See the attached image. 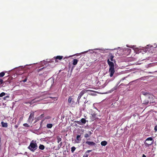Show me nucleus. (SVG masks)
<instances>
[{
	"instance_id": "obj_44",
	"label": "nucleus",
	"mask_w": 157,
	"mask_h": 157,
	"mask_svg": "<svg viewBox=\"0 0 157 157\" xmlns=\"http://www.w3.org/2000/svg\"><path fill=\"white\" fill-rule=\"evenodd\" d=\"M42 75V74H39V75Z\"/></svg>"
},
{
	"instance_id": "obj_3",
	"label": "nucleus",
	"mask_w": 157,
	"mask_h": 157,
	"mask_svg": "<svg viewBox=\"0 0 157 157\" xmlns=\"http://www.w3.org/2000/svg\"><path fill=\"white\" fill-rule=\"evenodd\" d=\"M154 140L152 137L147 138L145 140L144 144L146 147H148L153 144Z\"/></svg>"
},
{
	"instance_id": "obj_6",
	"label": "nucleus",
	"mask_w": 157,
	"mask_h": 157,
	"mask_svg": "<svg viewBox=\"0 0 157 157\" xmlns=\"http://www.w3.org/2000/svg\"><path fill=\"white\" fill-rule=\"evenodd\" d=\"M75 122L78 124L82 125V124H85L86 122V121L85 119L82 118L81 119V121H75Z\"/></svg>"
},
{
	"instance_id": "obj_31",
	"label": "nucleus",
	"mask_w": 157,
	"mask_h": 157,
	"mask_svg": "<svg viewBox=\"0 0 157 157\" xmlns=\"http://www.w3.org/2000/svg\"><path fill=\"white\" fill-rule=\"evenodd\" d=\"M40 117L41 118V119L43 117H44V114H41L40 116Z\"/></svg>"
},
{
	"instance_id": "obj_23",
	"label": "nucleus",
	"mask_w": 157,
	"mask_h": 157,
	"mask_svg": "<svg viewBox=\"0 0 157 157\" xmlns=\"http://www.w3.org/2000/svg\"><path fill=\"white\" fill-rule=\"evenodd\" d=\"M39 148L40 149H41V150H43L44 149V145H42V144H40L39 147Z\"/></svg>"
},
{
	"instance_id": "obj_13",
	"label": "nucleus",
	"mask_w": 157,
	"mask_h": 157,
	"mask_svg": "<svg viewBox=\"0 0 157 157\" xmlns=\"http://www.w3.org/2000/svg\"><path fill=\"white\" fill-rule=\"evenodd\" d=\"M89 90H82L80 93L79 95H80L81 97L83 95V94L87 92Z\"/></svg>"
},
{
	"instance_id": "obj_25",
	"label": "nucleus",
	"mask_w": 157,
	"mask_h": 157,
	"mask_svg": "<svg viewBox=\"0 0 157 157\" xmlns=\"http://www.w3.org/2000/svg\"><path fill=\"white\" fill-rule=\"evenodd\" d=\"M82 97L80 95H79L78 97V99H77V102L78 103V104H79V100H80V99L81 98V97Z\"/></svg>"
},
{
	"instance_id": "obj_1",
	"label": "nucleus",
	"mask_w": 157,
	"mask_h": 157,
	"mask_svg": "<svg viewBox=\"0 0 157 157\" xmlns=\"http://www.w3.org/2000/svg\"><path fill=\"white\" fill-rule=\"evenodd\" d=\"M114 56H113L112 54L110 53L108 56V58L107 60V63L109 67V76L110 77H112L114 73L115 72V71L114 68V64L113 62L110 61V60L112 61H113L115 62V60L113 59Z\"/></svg>"
},
{
	"instance_id": "obj_38",
	"label": "nucleus",
	"mask_w": 157,
	"mask_h": 157,
	"mask_svg": "<svg viewBox=\"0 0 157 157\" xmlns=\"http://www.w3.org/2000/svg\"><path fill=\"white\" fill-rule=\"evenodd\" d=\"M92 150H88L87 151V152H88V153H89L91 151H92Z\"/></svg>"
},
{
	"instance_id": "obj_40",
	"label": "nucleus",
	"mask_w": 157,
	"mask_h": 157,
	"mask_svg": "<svg viewBox=\"0 0 157 157\" xmlns=\"http://www.w3.org/2000/svg\"><path fill=\"white\" fill-rule=\"evenodd\" d=\"M142 157H146V156L144 154H143Z\"/></svg>"
},
{
	"instance_id": "obj_20",
	"label": "nucleus",
	"mask_w": 157,
	"mask_h": 157,
	"mask_svg": "<svg viewBox=\"0 0 157 157\" xmlns=\"http://www.w3.org/2000/svg\"><path fill=\"white\" fill-rule=\"evenodd\" d=\"M42 119L40 118V117H35V121L34 122V123H36L39 120H41Z\"/></svg>"
},
{
	"instance_id": "obj_42",
	"label": "nucleus",
	"mask_w": 157,
	"mask_h": 157,
	"mask_svg": "<svg viewBox=\"0 0 157 157\" xmlns=\"http://www.w3.org/2000/svg\"><path fill=\"white\" fill-rule=\"evenodd\" d=\"M132 82H133V81H132ZM131 82H129L128 84H126V85H126V86H128V84H130V83H131Z\"/></svg>"
},
{
	"instance_id": "obj_18",
	"label": "nucleus",
	"mask_w": 157,
	"mask_h": 157,
	"mask_svg": "<svg viewBox=\"0 0 157 157\" xmlns=\"http://www.w3.org/2000/svg\"><path fill=\"white\" fill-rule=\"evenodd\" d=\"M57 143H59V142H61L62 138L59 136H57Z\"/></svg>"
},
{
	"instance_id": "obj_30",
	"label": "nucleus",
	"mask_w": 157,
	"mask_h": 157,
	"mask_svg": "<svg viewBox=\"0 0 157 157\" xmlns=\"http://www.w3.org/2000/svg\"><path fill=\"white\" fill-rule=\"evenodd\" d=\"M23 125L26 127H28L29 126V125L27 123H25L23 124Z\"/></svg>"
},
{
	"instance_id": "obj_4",
	"label": "nucleus",
	"mask_w": 157,
	"mask_h": 157,
	"mask_svg": "<svg viewBox=\"0 0 157 157\" xmlns=\"http://www.w3.org/2000/svg\"><path fill=\"white\" fill-rule=\"evenodd\" d=\"M91 115V116H90V119L92 121H94L95 120L98 119V117H101L100 115H98L95 112H92Z\"/></svg>"
},
{
	"instance_id": "obj_24",
	"label": "nucleus",
	"mask_w": 157,
	"mask_h": 157,
	"mask_svg": "<svg viewBox=\"0 0 157 157\" xmlns=\"http://www.w3.org/2000/svg\"><path fill=\"white\" fill-rule=\"evenodd\" d=\"M63 145V142L61 141L60 142V143L58 145V147L59 148H60Z\"/></svg>"
},
{
	"instance_id": "obj_2",
	"label": "nucleus",
	"mask_w": 157,
	"mask_h": 157,
	"mask_svg": "<svg viewBox=\"0 0 157 157\" xmlns=\"http://www.w3.org/2000/svg\"><path fill=\"white\" fill-rule=\"evenodd\" d=\"M36 142V141H34L33 140H32L29 145L28 147V148L32 152H34L38 148V146Z\"/></svg>"
},
{
	"instance_id": "obj_33",
	"label": "nucleus",
	"mask_w": 157,
	"mask_h": 157,
	"mask_svg": "<svg viewBox=\"0 0 157 157\" xmlns=\"http://www.w3.org/2000/svg\"><path fill=\"white\" fill-rule=\"evenodd\" d=\"M44 68V67H43V68H40V69H39V70H38V71L39 72L40 71H41V70H42V69H43Z\"/></svg>"
},
{
	"instance_id": "obj_37",
	"label": "nucleus",
	"mask_w": 157,
	"mask_h": 157,
	"mask_svg": "<svg viewBox=\"0 0 157 157\" xmlns=\"http://www.w3.org/2000/svg\"><path fill=\"white\" fill-rule=\"evenodd\" d=\"M125 77H124V78H122L121 79V81H123V80H124L125 79Z\"/></svg>"
},
{
	"instance_id": "obj_43",
	"label": "nucleus",
	"mask_w": 157,
	"mask_h": 157,
	"mask_svg": "<svg viewBox=\"0 0 157 157\" xmlns=\"http://www.w3.org/2000/svg\"><path fill=\"white\" fill-rule=\"evenodd\" d=\"M120 85L121 86H124V85H124L123 83H121L120 84Z\"/></svg>"
},
{
	"instance_id": "obj_17",
	"label": "nucleus",
	"mask_w": 157,
	"mask_h": 157,
	"mask_svg": "<svg viewBox=\"0 0 157 157\" xmlns=\"http://www.w3.org/2000/svg\"><path fill=\"white\" fill-rule=\"evenodd\" d=\"M78 61L77 59H74L73 60V64L74 65H75L77 64Z\"/></svg>"
},
{
	"instance_id": "obj_22",
	"label": "nucleus",
	"mask_w": 157,
	"mask_h": 157,
	"mask_svg": "<svg viewBox=\"0 0 157 157\" xmlns=\"http://www.w3.org/2000/svg\"><path fill=\"white\" fill-rule=\"evenodd\" d=\"M34 117V113H31L29 118V120H30L31 118H33Z\"/></svg>"
},
{
	"instance_id": "obj_26",
	"label": "nucleus",
	"mask_w": 157,
	"mask_h": 157,
	"mask_svg": "<svg viewBox=\"0 0 157 157\" xmlns=\"http://www.w3.org/2000/svg\"><path fill=\"white\" fill-rule=\"evenodd\" d=\"M76 148L75 147H72L71 148V151L72 153H73L74 151L75 150Z\"/></svg>"
},
{
	"instance_id": "obj_5",
	"label": "nucleus",
	"mask_w": 157,
	"mask_h": 157,
	"mask_svg": "<svg viewBox=\"0 0 157 157\" xmlns=\"http://www.w3.org/2000/svg\"><path fill=\"white\" fill-rule=\"evenodd\" d=\"M152 98H151L150 99L148 98L147 97V98L143 101V104H145L146 105H147L149 103H151L153 102L152 100L151 101V99Z\"/></svg>"
},
{
	"instance_id": "obj_29",
	"label": "nucleus",
	"mask_w": 157,
	"mask_h": 157,
	"mask_svg": "<svg viewBox=\"0 0 157 157\" xmlns=\"http://www.w3.org/2000/svg\"><path fill=\"white\" fill-rule=\"evenodd\" d=\"M10 97L9 96H6L5 97H4L3 98V99L5 100H7V98H9Z\"/></svg>"
},
{
	"instance_id": "obj_12",
	"label": "nucleus",
	"mask_w": 157,
	"mask_h": 157,
	"mask_svg": "<svg viewBox=\"0 0 157 157\" xmlns=\"http://www.w3.org/2000/svg\"><path fill=\"white\" fill-rule=\"evenodd\" d=\"M92 134V132L90 131H89L88 132V134L86 133L84 135V137L86 138H87L91 136Z\"/></svg>"
},
{
	"instance_id": "obj_14",
	"label": "nucleus",
	"mask_w": 157,
	"mask_h": 157,
	"mask_svg": "<svg viewBox=\"0 0 157 157\" xmlns=\"http://www.w3.org/2000/svg\"><path fill=\"white\" fill-rule=\"evenodd\" d=\"M1 124L2 127L7 128L8 126L7 123L4 122L3 121L1 122Z\"/></svg>"
},
{
	"instance_id": "obj_11",
	"label": "nucleus",
	"mask_w": 157,
	"mask_h": 157,
	"mask_svg": "<svg viewBox=\"0 0 157 157\" xmlns=\"http://www.w3.org/2000/svg\"><path fill=\"white\" fill-rule=\"evenodd\" d=\"M68 104H71L72 102V104L74 103V100L72 98V96L69 97L68 100Z\"/></svg>"
},
{
	"instance_id": "obj_41",
	"label": "nucleus",
	"mask_w": 157,
	"mask_h": 157,
	"mask_svg": "<svg viewBox=\"0 0 157 157\" xmlns=\"http://www.w3.org/2000/svg\"><path fill=\"white\" fill-rule=\"evenodd\" d=\"M85 156V157H88V155L87 154L85 155H84L83 157Z\"/></svg>"
},
{
	"instance_id": "obj_36",
	"label": "nucleus",
	"mask_w": 157,
	"mask_h": 157,
	"mask_svg": "<svg viewBox=\"0 0 157 157\" xmlns=\"http://www.w3.org/2000/svg\"><path fill=\"white\" fill-rule=\"evenodd\" d=\"M155 131H157V126H155Z\"/></svg>"
},
{
	"instance_id": "obj_34",
	"label": "nucleus",
	"mask_w": 157,
	"mask_h": 157,
	"mask_svg": "<svg viewBox=\"0 0 157 157\" xmlns=\"http://www.w3.org/2000/svg\"><path fill=\"white\" fill-rule=\"evenodd\" d=\"M19 125V124H17V125H15V128H17L18 127Z\"/></svg>"
},
{
	"instance_id": "obj_27",
	"label": "nucleus",
	"mask_w": 157,
	"mask_h": 157,
	"mask_svg": "<svg viewBox=\"0 0 157 157\" xmlns=\"http://www.w3.org/2000/svg\"><path fill=\"white\" fill-rule=\"evenodd\" d=\"M5 73L4 72L0 73V77H3L5 75Z\"/></svg>"
},
{
	"instance_id": "obj_9",
	"label": "nucleus",
	"mask_w": 157,
	"mask_h": 157,
	"mask_svg": "<svg viewBox=\"0 0 157 157\" xmlns=\"http://www.w3.org/2000/svg\"><path fill=\"white\" fill-rule=\"evenodd\" d=\"M142 93L144 95H147V97H147L149 99H150L151 98H152V96L148 94L147 92L142 91Z\"/></svg>"
},
{
	"instance_id": "obj_7",
	"label": "nucleus",
	"mask_w": 157,
	"mask_h": 157,
	"mask_svg": "<svg viewBox=\"0 0 157 157\" xmlns=\"http://www.w3.org/2000/svg\"><path fill=\"white\" fill-rule=\"evenodd\" d=\"M86 144L90 146H95L96 145V143L93 141H86Z\"/></svg>"
},
{
	"instance_id": "obj_28",
	"label": "nucleus",
	"mask_w": 157,
	"mask_h": 157,
	"mask_svg": "<svg viewBox=\"0 0 157 157\" xmlns=\"http://www.w3.org/2000/svg\"><path fill=\"white\" fill-rule=\"evenodd\" d=\"M5 94H6L4 92H2L0 94V97H2L3 96H5Z\"/></svg>"
},
{
	"instance_id": "obj_19",
	"label": "nucleus",
	"mask_w": 157,
	"mask_h": 157,
	"mask_svg": "<svg viewBox=\"0 0 157 157\" xmlns=\"http://www.w3.org/2000/svg\"><path fill=\"white\" fill-rule=\"evenodd\" d=\"M53 126V125L52 124H48L46 125L47 127L48 128H51Z\"/></svg>"
},
{
	"instance_id": "obj_8",
	"label": "nucleus",
	"mask_w": 157,
	"mask_h": 157,
	"mask_svg": "<svg viewBox=\"0 0 157 157\" xmlns=\"http://www.w3.org/2000/svg\"><path fill=\"white\" fill-rule=\"evenodd\" d=\"M13 78L12 77H9L8 79L5 81H4V82H5L6 84H8L10 83L11 82V80L13 79Z\"/></svg>"
},
{
	"instance_id": "obj_21",
	"label": "nucleus",
	"mask_w": 157,
	"mask_h": 157,
	"mask_svg": "<svg viewBox=\"0 0 157 157\" xmlns=\"http://www.w3.org/2000/svg\"><path fill=\"white\" fill-rule=\"evenodd\" d=\"M80 135H78L77 136L76 140L78 141V142H77V143H78L79 142H78L81 140V139L80 138Z\"/></svg>"
},
{
	"instance_id": "obj_32",
	"label": "nucleus",
	"mask_w": 157,
	"mask_h": 157,
	"mask_svg": "<svg viewBox=\"0 0 157 157\" xmlns=\"http://www.w3.org/2000/svg\"><path fill=\"white\" fill-rule=\"evenodd\" d=\"M35 99H34L33 100H32V101H31V103H34L35 102H36V101H35Z\"/></svg>"
},
{
	"instance_id": "obj_39",
	"label": "nucleus",
	"mask_w": 157,
	"mask_h": 157,
	"mask_svg": "<svg viewBox=\"0 0 157 157\" xmlns=\"http://www.w3.org/2000/svg\"><path fill=\"white\" fill-rule=\"evenodd\" d=\"M117 86L115 87L113 89H114V90H116L117 89Z\"/></svg>"
},
{
	"instance_id": "obj_10",
	"label": "nucleus",
	"mask_w": 157,
	"mask_h": 157,
	"mask_svg": "<svg viewBox=\"0 0 157 157\" xmlns=\"http://www.w3.org/2000/svg\"><path fill=\"white\" fill-rule=\"evenodd\" d=\"M63 57L62 56H57L56 57H55L54 58L55 59V62H58V61L57 60V59L59 60H61L62 59Z\"/></svg>"
},
{
	"instance_id": "obj_35",
	"label": "nucleus",
	"mask_w": 157,
	"mask_h": 157,
	"mask_svg": "<svg viewBox=\"0 0 157 157\" xmlns=\"http://www.w3.org/2000/svg\"><path fill=\"white\" fill-rule=\"evenodd\" d=\"M27 79L26 78H25L23 80V82H25L27 81Z\"/></svg>"
},
{
	"instance_id": "obj_15",
	"label": "nucleus",
	"mask_w": 157,
	"mask_h": 157,
	"mask_svg": "<svg viewBox=\"0 0 157 157\" xmlns=\"http://www.w3.org/2000/svg\"><path fill=\"white\" fill-rule=\"evenodd\" d=\"M5 83L3 81V80L1 79H0V86H1L2 87H5V86L4 85V84Z\"/></svg>"
},
{
	"instance_id": "obj_16",
	"label": "nucleus",
	"mask_w": 157,
	"mask_h": 157,
	"mask_svg": "<svg viewBox=\"0 0 157 157\" xmlns=\"http://www.w3.org/2000/svg\"><path fill=\"white\" fill-rule=\"evenodd\" d=\"M107 143L106 141H103L101 142V145L102 146H105L107 145Z\"/></svg>"
}]
</instances>
